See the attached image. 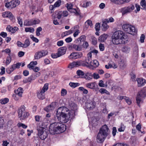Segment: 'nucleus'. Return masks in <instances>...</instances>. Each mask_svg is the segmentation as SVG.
<instances>
[{
    "label": "nucleus",
    "instance_id": "nucleus-64",
    "mask_svg": "<svg viewBox=\"0 0 146 146\" xmlns=\"http://www.w3.org/2000/svg\"><path fill=\"white\" fill-rule=\"evenodd\" d=\"M30 37L31 38L33 41L35 42H38L39 41L36 38L34 37L32 35H30Z\"/></svg>",
    "mask_w": 146,
    "mask_h": 146
},
{
    "label": "nucleus",
    "instance_id": "nucleus-63",
    "mask_svg": "<svg viewBox=\"0 0 146 146\" xmlns=\"http://www.w3.org/2000/svg\"><path fill=\"white\" fill-rule=\"evenodd\" d=\"M135 6L136 8V10H135V13H137V12L139 11L140 10V6L137 4H135Z\"/></svg>",
    "mask_w": 146,
    "mask_h": 146
},
{
    "label": "nucleus",
    "instance_id": "nucleus-59",
    "mask_svg": "<svg viewBox=\"0 0 146 146\" xmlns=\"http://www.w3.org/2000/svg\"><path fill=\"white\" fill-rule=\"evenodd\" d=\"M99 86L101 87H106L105 84H104V81L102 80L99 81L98 83Z\"/></svg>",
    "mask_w": 146,
    "mask_h": 146
},
{
    "label": "nucleus",
    "instance_id": "nucleus-47",
    "mask_svg": "<svg viewBox=\"0 0 146 146\" xmlns=\"http://www.w3.org/2000/svg\"><path fill=\"white\" fill-rule=\"evenodd\" d=\"M30 69H32L34 72H37L40 70V68L37 66H31V67L29 68Z\"/></svg>",
    "mask_w": 146,
    "mask_h": 146
},
{
    "label": "nucleus",
    "instance_id": "nucleus-1",
    "mask_svg": "<svg viewBox=\"0 0 146 146\" xmlns=\"http://www.w3.org/2000/svg\"><path fill=\"white\" fill-rule=\"evenodd\" d=\"M71 110L69 111L66 108L62 107L59 108L56 111V116L58 120L64 123L67 122L70 118L73 117L75 115L77 107L76 105L74 103L70 105Z\"/></svg>",
    "mask_w": 146,
    "mask_h": 146
},
{
    "label": "nucleus",
    "instance_id": "nucleus-35",
    "mask_svg": "<svg viewBox=\"0 0 146 146\" xmlns=\"http://www.w3.org/2000/svg\"><path fill=\"white\" fill-rule=\"evenodd\" d=\"M69 85L72 88H75L79 86L80 85V84L78 83L70 82L69 83Z\"/></svg>",
    "mask_w": 146,
    "mask_h": 146
},
{
    "label": "nucleus",
    "instance_id": "nucleus-42",
    "mask_svg": "<svg viewBox=\"0 0 146 146\" xmlns=\"http://www.w3.org/2000/svg\"><path fill=\"white\" fill-rule=\"evenodd\" d=\"M78 90L80 91L83 92V93L85 94H87L88 93V91L87 90L84 88L83 87H80L78 88Z\"/></svg>",
    "mask_w": 146,
    "mask_h": 146
},
{
    "label": "nucleus",
    "instance_id": "nucleus-57",
    "mask_svg": "<svg viewBox=\"0 0 146 146\" xmlns=\"http://www.w3.org/2000/svg\"><path fill=\"white\" fill-rule=\"evenodd\" d=\"M30 44V42L28 39H26L25 41L24 44H23L24 47L26 48L29 46Z\"/></svg>",
    "mask_w": 146,
    "mask_h": 146
},
{
    "label": "nucleus",
    "instance_id": "nucleus-10",
    "mask_svg": "<svg viewBox=\"0 0 146 146\" xmlns=\"http://www.w3.org/2000/svg\"><path fill=\"white\" fill-rule=\"evenodd\" d=\"M86 106L89 110H92L96 106V103L93 99L88 100L86 103Z\"/></svg>",
    "mask_w": 146,
    "mask_h": 146
},
{
    "label": "nucleus",
    "instance_id": "nucleus-8",
    "mask_svg": "<svg viewBox=\"0 0 146 146\" xmlns=\"http://www.w3.org/2000/svg\"><path fill=\"white\" fill-rule=\"evenodd\" d=\"M47 130L45 128H41L38 130V136L42 140H44L48 136Z\"/></svg>",
    "mask_w": 146,
    "mask_h": 146
},
{
    "label": "nucleus",
    "instance_id": "nucleus-22",
    "mask_svg": "<svg viewBox=\"0 0 146 146\" xmlns=\"http://www.w3.org/2000/svg\"><path fill=\"white\" fill-rule=\"evenodd\" d=\"M83 78L88 80H90L92 78V74L90 72H87L84 74Z\"/></svg>",
    "mask_w": 146,
    "mask_h": 146
},
{
    "label": "nucleus",
    "instance_id": "nucleus-5",
    "mask_svg": "<svg viewBox=\"0 0 146 146\" xmlns=\"http://www.w3.org/2000/svg\"><path fill=\"white\" fill-rule=\"evenodd\" d=\"M18 113L19 117L21 119H23L29 115V113L25 111L24 106H21L18 109Z\"/></svg>",
    "mask_w": 146,
    "mask_h": 146
},
{
    "label": "nucleus",
    "instance_id": "nucleus-41",
    "mask_svg": "<svg viewBox=\"0 0 146 146\" xmlns=\"http://www.w3.org/2000/svg\"><path fill=\"white\" fill-rule=\"evenodd\" d=\"M9 100L8 98H5L0 100V103L3 104H5L8 102Z\"/></svg>",
    "mask_w": 146,
    "mask_h": 146
},
{
    "label": "nucleus",
    "instance_id": "nucleus-3",
    "mask_svg": "<svg viewBox=\"0 0 146 146\" xmlns=\"http://www.w3.org/2000/svg\"><path fill=\"white\" fill-rule=\"evenodd\" d=\"M109 133V129L106 125H104L100 129L97 137V141L98 142H103L108 135Z\"/></svg>",
    "mask_w": 146,
    "mask_h": 146
},
{
    "label": "nucleus",
    "instance_id": "nucleus-15",
    "mask_svg": "<svg viewBox=\"0 0 146 146\" xmlns=\"http://www.w3.org/2000/svg\"><path fill=\"white\" fill-rule=\"evenodd\" d=\"M82 55V54L81 52H73L68 57L70 59H76L80 58Z\"/></svg>",
    "mask_w": 146,
    "mask_h": 146
},
{
    "label": "nucleus",
    "instance_id": "nucleus-37",
    "mask_svg": "<svg viewBox=\"0 0 146 146\" xmlns=\"http://www.w3.org/2000/svg\"><path fill=\"white\" fill-rule=\"evenodd\" d=\"M35 31L33 27H26L25 29V31L26 32H29L30 33H33Z\"/></svg>",
    "mask_w": 146,
    "mask_h": 146
},
{
    "label": "nucleus",
    "instance_id": "nucleus-34",
    "mask_svg": "<svg viewBox=\"0 0 146 146\" xmlns=\"http://www.w3.org/2000/svg\"><path fill=\"white\" fill-rule=\"evenodd\" d=\"M91 59L90 58L87 57V58L86 60V62L84 64V66H89V65H92V62L91 61Z\"/></svg>",
    "mask_w": 146,
    "mask_h": 146
},
{
    "label": "nucleus",
    "instance_id": "nucleus-55",
    "mask_svg": "<svg viewBox=\"0 0 146 146\" xmlns=\"http://www.w3.org/2000/svg\"><path fill=\"white\" fill-rule=\"evenodd\" d=\"M11 52V50L9 48H6L2 51V52H5L6 54H7L8 56L10 55Z\"/></svg>",
    "mask_w": 146,
    "mask_h": 146
},
{
    "label": "nucleus",
    "instance_id": "nucleus-11",
    "mask_svg": "<svg viewBox=\"0 0 146 146\" xmlns=\"http://www.w3.org/2000/svg\"><path fill=\"white\" fill-rule=\"evenodd\" d=\"M21 65V63H17L10 66L6 69V71L8 74H10L16 68H19Z\"/></svg>",
    "mask_w": 146,
    "mask_h": 146
},
{
    "label": "nucleus",
    "instance_id": "nucleus-14",
    "mask_svg": "<svg viewBox=\"0 0 146 146\" xmlns=\"http://www.w3.org/2000/svg\"><path fill=\"white\" fill-rule=\"evenodd\" d=\"M56 14L57 18L59 19L61 18L67 17L69 15L68 12L67 11H60L56 12Z\"/></svg>",
    "mask_w": 146,
    "mask_h": 146
},
{
    "label": "nucleus",
    "instance_id": "nucleus-43",
    "mask_svg": "<svg viewBox=\"0 0 146 146\" xmlns=\"http://www.w3.org/2000/svg\"><path fill=\"white\" fill-rule=\"evenodd\" d=\"M74 64L75 67H77L81 65H84L83 62L82 61L74 62Z\"/></svg>",
    "mask_w": 146,
    "mask_h": 146
},
{
    "label": "nucleus",
    "instance_id": "nucleus-56",
    "mask_svg": "<svg viewBox=\"0 0 146 146\" xmlns=\"http://www.w3.org/2000/svg\"><path fill=\"white\" fill-rule=\"evenodd\" d=\"M61 1L60 0H58L54 4V7H59L61 5Z\"/></svg>",
    "mask_w": 146,
    "mask_h": 146
},
{
    "label": "nucleus",
    "instance_id": "nucleus-60",
    "mask_svg": "<svg viewBox=\"0 0 146 146\" xmlns=\"http://www.w3.org/2000/svg\"><path fill=\"white\" fill-rule=\"evenodd\" d=\"M17 19L18 20V22L20 25V26L21 27H22L23 26V21L22 19L20 17H17Z\"/></svg>",
    "mask_w": 146,
    "mask_h": 146
},
{
    "label": "nucleus",
    "instance_id": "nucleus-49",
    "mask_svg": "<svg viewBox=\"0 0 146 146\" xmlns=\"http://www.w3.org/2000/svg\"><path fill=\"white\" fill-rule=\"evenodd\" d=\"M100 92L102 94L106 93V94H109V93L106 89L104 88H101L99 90Z\"/></svg>",
    "mask_w": 146,
    "mask_h": 146
},
{
    "label": "nucleus",
    "instance_id": "nucleus-24",
    "mask_svg": "<svg viewBox=\"0 0 146 146\" xmlns=\"http://www.w3.org/2000/svg\"><path fill=\"white\" fill-rule=\"evenodd\" d=\"M137 81L138 86H143L145 83V80L143 78H138L137 80Z\"/></svg>",
    "mask_w": 146,
    "mask_h": 146
},
{
    "label": "nucleus",
    "instance_id": "nucleus-4",
    "mask_svg": "<svg viewBox=\"0 0 146 146\" xmlns=\"http://www.w3.org/2000/svg\"><path fill=\"white\" fill-rule=\"evenodd\" d=\"M65 125L59 123H54L50 124L49 127V131L50 134H54L61 133L64 131Z\"/></svg>",
    "mask_w": 146,
    "mask_h": 146
},
{
    "label": "nucleus",
    "instance_id": "nucleus-40",
    "mask_svg": "<svg viewBox=\"0 0 146 146\" xmlns=\"http://www.w3.org/2000/svg\"><path fill=\"white\" fill-rule=\"evenodd\" d=\"M104 21L108 23H112L114 21V19L112 17H110L108 19H105Z\"/></svg>",
    "mask_w": 146,
    "mask_h": 146
},
{
    "label": "nucleus",
    "instance_id": "nucleus-23",
    "mask_svg": "<svg viewBox=\"0 0 146 146\" xmlns=\"http://www.w3.org/2000/svg\"><path fill=\"white\" fill-rule=\"evenodd\" d=\"M14 92L16 95H18L20 97H22L23 90L22 88L21 87L19 88L17 90H15Z\"/></svg>",
    "mask_w": 146,
    "mask_h": 146
},
{
    "label": "nucleus",
    "instance_id": "nucleus-44",
    "mask_svg": "<svg viewBox=\"0 0 146 146\" xmlns=\"http://www.w3.org/2000/svg\"><path fill=\"white\" fill-rule=\"evenodd\" d=\"M91 3L90 2L84 1L83 2L82 6L84 7H86L91 5Z\"/></svg>",
    "mask_w": 146,
    "mask_h": 146
},
{
    "label": "nucleus",
    "instance_id": "nucleus-58",
    "mask_svg": "<svg viewBox=\"0 0 146 146\" xmlns=\"http://www.w3.org/2000/svg\"><path fill=\"white\" fill-rule=\"evenodd\" d=\"M95 79H98L100 78V76L98 74L96 73H94L92 74V77Z\"/></svg>",
    "mask_w": 146,
    "mask_h": 146
},
{
    "label": "nucleus",
    "instance_id": "nucleus-17",
    "mask_svg": "<svg viewBox=\"0 0 146 146\" xmlns=\"http://www.w3.org/2000/svg\"><path fill=\"white\" fill-rule=\"evenodd\" d=\"M67 50L66 46H63L59 48L58 50V54L60 56L65 54Z\"/></svg>",
    "mask_w": 146,
    "mask_h": 146
},
{
    "label": "nucleus",
    "instance_id": "nucleus-46",
    "mask_svg": "<svg viewBox=\"0 0 146 146\" xmlns=\"http://www.w3.org/2000/svg\"><path fill=\"white\" fill-rule=\"evenodd\" d=\"M91 38L92 44L95 45H96L97 42L96 38L94 36H92Z\"/></svg>",
    "mask_w": 146,
    "mask_h": 146
},
{
    "label": "nucleus",
    "instance_id": "nucleus-52",
    "mask_svg": "<svg viewBox=\"0 0 146 146\" xmlns=\"http://www.w3.org/2000/svg\"><path fill=\"white\" fill-rule=\"evenodd\" d=\"M11 58L10 55L8 56L7 58L6 64L7 65L9 64L11 62Z\"/></svg>",
    "mask_w": 146,
    "mask_h": 146
},
{
    "label": "nucleus",
    "instance_id": "nucleus-62",
    "mask_svg": "<svg viewBox=\"0 0 146 146\" xmlns=\"http://www.w3.org/2000/svg\"><path fill=\"white\" fill-rule=\"evenodd\" d=\"M10 14L11 15V13L9 11H6L5 12H4L2 13V16L3 17H8V15H7V14Z\"/></svg>",
    "mask_w": 146,
    "mask_h": 146
},
{
    "label": "nucleus",
    "instance_id": "nucleus-26",
    "mask_svg": "<svg viewBox=\"0 0 146 146\" xmlns=\"http://www.w3.org/2000/svg\"><path fill=\"white\" fill-rule=\"evenodd\" d=\"M108 37V35L107 34H103L99 37L98 38V40L100 42H104L105 40H106Z\"/></svg>",
    "mask_w": 146,
    "mask_h": 146
},
{
    "label": "nucleus",
    "instance_id": "nucleus-13",
    "mask_svg": "<svg viewBox=\"0 0 146 146\" xmlns=\"http://www.w3.org/2000/svg\"><path fill=\"white\" fill-rule=\"evenodd\" d=\"M40 75V72L33 74L31 76L29 77L28 78L24 80L23 82L25 83L31 82L32 81L35 80L37 77L39 76Z\"/></svg>",
    "mask_w": 146,
    "mask_h": 146
},
{
    "label": "nucleus",
    "instance_id": "nucleus-27",
    "mask_svg": "<svg viewBox=\"0 0 146 146\" xmlns=\"http://www.w3.org/2000/svg\"><path fill=\"white\" fill-rule=\"evenodd\" d=\"M69 11L71 13H74V15H79L80 14V10L78 8H73L71 10H69Z\"/></svg>",
    "mask_w": 146,
    "mask_h": 146
},
{
    "label": "nucleus",
    "instance_id": "nucleus-20",
    "mask_svg": "<svg viewBox=\"0 0 146 146\" xmlns=\"http://www.w3.org/2000/svg\"><path fill=\"white\" fill-rule=\"evenodd\" d=\"M86 86L91 89H94L96 87V83L95 82H91L86 84Z\"/></svg>",
    "mask_w": 146,
    "mask_h": 146
},
{
    "label": "nucleus",
    "instance_id": "nucleus-38",
    "mask_svg": "<svg viewBox=\"0 0 146 146\" xmlns=\"http://www.w3.org/2000/svg\"><path fill=\"white\" fill-rule=\"evenodd\" d=\"M126 127L122 123H121L120 127L118 128V130L119 131L121 132L124 131Z\"/></svg>",
    "mask_w": 146,
    "mask_h": 146
},
{
    "label": "nucleus",
    "instance_id": "nucleus-36",
    "mask_svg": "<svg viewBox=\"0 0 146 146\" xmlns=\"http://www.w3.org/2000/svg\"><path fill=\"white\" fill-rule=\"evenodd\" d=\"M85 26L87 28H88L89 26L92 27L93 26L92 21L90 20H88L85 22Z\"/></svg>",
    "mask_w": 146,
    "mask_h": 146
},
{
    "label": "nucleus",
    "instance_id": "nucleus-7",
    "mask_svg": "<svg viewBox=\"0 0 146 146\" xmlns=\"http://www.w3.org/2000/svg\"><path fill=\"white\" fill-rule=\"evenodd\" d=\"M135 9V7L133 5L130 6L125 7L121 8L120 9V11L122 13V15H126L128 13L131 12Z\"/></svg>",
    "mask_w": 146,
    "mask_h": 146
},
{
    "label": "nucleus",
    "instance_id": "nucleus-31",
    "mask_svg": "<svg viewBox=\"0 0 146 146\" xmlns=\"http://www.w3.org/2000/svg\"><path fill=\"white\" fill-rule=\"evenodd\" d=\"M103 23L102 25V29L104 31H106L109 27V26L107 24V23L104 21V20L103 22Z\"/></svg>",
    "mask_w": 146,
    "mask_h": 146
},
{
    "label": "nucleus",
    "instance_id": "nucleus-12",
    "mask_svg": "<svg viewBox=\"0 0 146 146\" xmlns=\"http://www.w3.org/2000/svg\"><path fill=\"white\" fill-rule=\"evenodd\" d=\"M48 54V52L46 50H42L38 51L35 54L34 56L35 58L39 59L42 57L46 56Z\"/></svg>",
    "mask_w": 146,
    "mask_h": 146
},
{
    "label": "nucleus",
    "instance_id": "nucleus-9",
    "mask_svg": "<svg viewBox=\"0 0 146 146\" xmlns=\"http://www.w3.org/2000/svg\"><path fill=\"white\" fill-rule=\"evenodd\" d=\"M20 3L19 1L13 0L5 4V6L8 8H13L18 5Z\"/></svg>",
    "mask_w": 146,
    "mask_h": 146
},
{
    "label": "nucleus",
    "instance_id": "nucleus-32",
    "mask_svg": "<svg viewBox=\"0 0 146 146\" xmlns=\"http://www.w3.org/2000/svg\"><path fill=\"white\" fill-rule=\"evenodd\" d=\"M121 50L122 52H124L127 53H129L130 51V48L129 47H128L127 46H123L121 49Z\"/></svg>",
    "mask_w": 146,
    "mask_h": 146
},
{
    "label": "nucleus",
    "instance_id": "nucleus-16",
    "mask_svg": "<svg viewBox=\"0 0 146 146\" xmlns=\"http://www.w3.org/2000/svg\"><path fill=\"white\" fill-rule=\"evenodd\" d=\"M56 102H52L50 105L45 108L44 110L47 112H50L54 109L56 106Z\"/></svg>",
    "mask_w": 146,
    "mask_h": 146
},
{
    "label": "nucleus",
    "instance_id": "nucleus-45",
    "mask_svg": "<svg viewBox=\"0 0 146 146\" xmlns=\"http://www.w3.org/2000/svg\"><path fill=\"white\" fill-rule=\"evenodd\" d=\"M32 25H36L37 24H38L40 23V21L38 19H32Z\"/></svg>",
    "mask_w": 146,
    "mask_h": 146
},
{
    "label": "nucleus",
    "instance_id": "nucleus-51",
    "mask_svg": "<svg viewBox=\"0 0 146 146\" xmlns=\"http://www.w3.org/2000/svg\"><path fill=\"white\" fill-rule=\"evenodd\" d=\"M92 65L94 67H97L99 65V63L97 60H94L93 62H92Z\"/></svg>",
    "mask_w": 146,
    "mask_h": 146
},
{
    "label": "nucleus",
    "instance_id": "nucleus-2",
    "mask_svg": "<svg viewBox=\"0 0 146 146\" xmlns=\"http://www.w3.org/2000/svg\"><path fill=\"white\" fill-rule=\"evenodd\" d=\"M112 41L115 44H125L128 41V36L121 31H117L112 36Z\"/></svg>",
    "mask_w": 146,
    "mask_h": 146
},
{
    "label": "nucleus",
    "instance_id": "nucleus-61",
    "mask_svg": "<svg viewBox=\"0 0 146 146\" xmlns=\"http://www.w3.org/2000/svg\"><path fill=\"white\" fill-rule=\"evenodd\" d=\"M66 7L69 11V10H70L73 9V5L71 3H68L66 4Z\"/></svg>",
    "mask_w": 146,
    "mask_h": 146
},
{
    "label": "nucleus",
    "instance_id": "nucleus-54",
    "mask_svg": "<svg viewBox=\"0 0 146 146\" xmlns=\"http://www.w3.org/2000/svg\"><path fill=\"white\" fill-rule=\"evenodd\" d=\"M86 39V36L85 35H82L79 38H78V40L80 42L84 41Z\"/></svg>",
    "mask_w": 146,
    "mask_h": 146
},
{
    "label": "nucleus",
    "instance_id": "nucleus-50",
    "mask_svg": "<svg viewBox=\"0 0 146 146\" xmlns=\"http://www.w3.org/2000/svg\"><path fill=\"white\" fill-rule=\"evenodd\" d=\"M37 64V62L36 61H32L28 65V67L29 68L31 67V66H34L36 65Z\"/></svg>",
    "mask_w": 146,
    "mask_h": 146
},
{
    "label": "nucleus",
    "instance_id": "nucleus-33",
    "mask_svg": "<svg viewBox=\"0 0 146 146\" xmlns=\"http://www.w3.org/2000/svg\"><path fill=\"white\" fill-rule=\"evenodd\" d=\"M23 25L25 26H30L32 25V19L26 20L24 22Z\"/></svg>",
    "mask_w": 146,
    "mask_h": 146
},
{
    "label": "nucleus",
    "instance_id": "nucleus-28",
    "mask_svg": "<svg viewBox=\"0 0 146 146\" xmlns=\"http://www.w3.org/2000/svg\"><path fill=\"white\" fill-rule=\"evenodd\" d=\"M130 27H131V25L125 24L123 25L122 26V28L125 31L127 32H130V30H129V28Z\"/></svg>",
    "mask_w": 146,
    "mask_h": 146
},
{
    "label": "nucleus",
    "instance_id": "nucleus-6",
    "mask_svg": "<svg viewBox=\"0 0 146 146\" xmlns=\"http://www.w3.org/2000/svg\"><path fill=\"white\" fill-rule=\"evenodd\" d=\"M48 84L47 83L45 84L42 89L37 93V96L40 99L43 100L45 98V92L48 89Z\"/></svg>",
    "mask_w": 146,
    "mask_h": 146
},
{
    "label": "nucleus",
    "instance_id": "nucleus-19",
    "mask_svg": "<svg viewBox=\"0 0 146 146\" xmlns=\"http://www.w3.org/2000/svg\"><path fill=\"white\" fill-rule=\"evenodd\" d=\"M70 46L72 48L77 51H80L82 48V47L81 45L72 44H71Z\"/></svg>",
    "mask_w": 146,
    "mask_h": 146
},
{
    "label": "nucleus",
    "instance_id": "nucleus-25",
    "mask_svg": "<svg viewBox=\"0 0 146 146\" xmlns=\"http://www.w3.org/2000/svg\"><path fill=\"white\" fill-rule=\"evenodd\" d=\"M129 30H130V32H127V33L133 35H135L136 34V31L134 26L131 25V27H129Z\"/></svg>",
    "mask_w": 146,
    "mask_h": 146
},
{
    "label": "nucleus",
    "instance_id": "nucleus-39",
    "mask_svg": "<svg viewBox=\"0 0 146 146\" xmlns=\"http://www.w3.org/2000/svg\"><path fill=\"white\" fill-rule=\"evenodd\" d=\"M76 73L77 74L80 76V77L83 78L84 77V72L81 70H78L77 71Z\"/></svg>",
    "mask_w": 146,
    "mask_h": 146
},
{
    "label": "nucleus",
    "instance_id": "nucleus-21",
    "mask_svg": "<svg viewBox=\"0 0 146 146\" xmlns=\"http://www.w3.org/2000/svg\"><path fill=\"white\" fill-rule=\"evenodd\" d=\"M137 95L143 98H145L146 97V88H144L141 91L138 93Z\"/></svg>",
    "mask_w": 146,
    "mask_h": 146
},
{
    "label": "nucleus",
    "instance_id": "nucleus-29",
    "mask_svg": "<svg viewBox=\"0 0 146 146\" xmlns=\"http://www.w3.org/2000/svg\"><path fill=\"white\" fill-rule=\"evenodd\" d=\"M143 98L140 96L137 95L136 98V102L138 106H140V104L143 103Z\"/></svg>",
    "mask_w": 146,
    "mask_h": 146
},
{
    "label": "nucleus",
    "instance_id": "nucleus-30",
    "mask_svg": "<svg viewBox=\"0 0 146 146\" xmlns=\"http://www.w3.org/2000/svg\"><path fill=\"white\" fill-rule=\"evenodd\" d=\"M74 29V28H72L70 30L64 32L62 35L65 36L71 34L73 32Z\"/></svg>",
    "mask_w": 146,
    "mask_h": 146
},
{
    "label": "nucleus",
    "instance_id": "nucleus-18",
    "mask_svg": "<svg viewBox=\"0 0 146 146\" xmlns=\"http://www.w3.org/2000/svg\"><path fill=\"white\" fill-rule=\"evenodd\" d=\"M18 29V28L17 27H15L13 28L10 25L7 26L6 28L7 30L8 31L11 32L12 33H15L16 31H17Z\"/></svg>",
    "mask_w": 146,
    "mask_h": 146
},
{
    "label": "nucleus",
    "instance_id": "nucleus-53",
    "mask_svg": "<svg viewBox=\"0 0 146 146\" xmlns=\"http://www.w3.org/2000/svg\"><path fill=\"white\" fill-rule=\"evenodd\" d=\"M140 4L142 7H143V9L144 8H145L146 3L145 0H141L140 2Z\"/></svg>",
    "mask_w": 146,
    "mask_h": 146
},
{
    "label": "nucleus",
    "instance_id": "nucleus-48",
    "mask_svg": "<svg viewBox=\"0 0 146 146\" xmlns=\"http://www.w3.org/2000/svg\"><path fill=\"white\" fill-rule=\"evenodd\" d=\"M42 29L41 27H38L37 29L36 32V35L39 36L40 35V32L42 31Z\"/></svg>",
    "mask_w": 146,
    "mask_h": 146
}]
</instances>
